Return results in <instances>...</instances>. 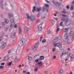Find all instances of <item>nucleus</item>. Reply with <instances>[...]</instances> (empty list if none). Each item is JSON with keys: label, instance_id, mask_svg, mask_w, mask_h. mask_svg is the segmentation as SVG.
<instances>
[{"label": "nucleus", "instance_id": "9d476101", "mask_svg": "<svg viewBox=\"0 0 74 74\" xmlns=\"http://www.w3.org/2000/svg\"><path fill=\"white\" fill-rule=\"evenodd\" d=\"M8 59H9V57L8 56H5L4 58H3V60H4V61H5L6 60H7Z\"/></svg>", "mask_w": 74, "mask_h": 74}, {"label": "nucleus", "instance_id": "dca6fc26", "mask_svg": "<svg viewBox=\"0 0 74 74\" xmlns=\"http://www.w3.org/2000/svg\"><path fill=\"white\" fill-rule=\"evenodd\" d=\"M62 13V14H66L67 12H66V9H64L63 10V11L62 12H61Z\"/></svg>", "mask_w": 74, "mask_h": 74}, {"label": "nucleus", "instance_id": "f8f14e48", "mask_svg": "<svg viewBox=\"0 0 74 74\" xmlns=\"http://www.w3.org/2000/svg\"><path fill=\"white\" fill-rule=\"evenodd\" d=\"M22 42L24 44H25V42H26V40L25 38H23L22 39V40H21Z\"/></svg>", "mask_w": 74, "mask_h": 74}, {"label": "nucleus", "instance_id": "5fc2aeb1", "mask_svg": "<svg viewBox=\"0 0 74 74\" xmlns=\"http://www.w3.org/2000/svg\"><path fill=\"white\" fill-rule=\"evenodd\" d=\"M40 22V19H38L37 21V23H39Z\"/></svg>", "mask_w": 74, "mask_h": 74}, {"label": "nucleus", "instance_id": "f257e3e1", "mask_svg": "<svg viewBox=\"0 0 74 74\" xmlns=\"http://www.w3.org/2000/svg\"><path fill=\"white\" fill-rule=\"evenodd\" d=\"M62 17L64 18L61 19V21L64 22H66L65 25L66 26H69L70 24H71V21L69 19V18H68V16L66 15L65 14H62Z\"/></svg>", "mask_w": 74, "mask_h": 74}, {"label": "nucleus", "instance_id": "2f4dec72", "mask_svg": "<svg viewBox=\"0 0 74 74\" xmlns=\"http://www.w3.org/2000/svg\"><path fill=\"white\" fill-rule=\"evenodd\" d=\"M56 38H57L58 40H60V39H61V37L59 36L57 37H56Z\"/></svg>", "mask_w": 74, "mask_h": 74}, {"label": "nucleus", "instance_id": "58836bf2", "mask_svg": "<svg viewBox=\"0 0 74 74\" xmlns=\"http://www.w3.org/2000/svg\"><path fill=\"white\" fill-rule=\"evenodd\" d=\"M64 55V53H62L60 56V58H62V56Z\"/></svg>", "mask_w": 74, "mask_h": 74}, {"label": "nucleus", "instance_id": "a19ab883", "mask_svg": "<svg viewBox=\"0 0 74 74\" xmlns=\"http://www.w3.org/2000/svg\"><path fill=\"white\" fill-rule=\"evenodd\" d=\"M8 28L7 27H6L4 29V30H5V31H7V30H8Z\"/></svg>", "mask_w": 74, "mask_h": 74}, {"label": "nucleus", "instance_id": "69168bd1", "mask_svg": "<svg viewBox=\"0 0 74 74\" xmlns=\"http://www.w3.org/2000/svg\"><path fill=\"white\" fill-rule=\"evenodd\" d=\"M26 73V71H23V73Z\"/></svg>", "mask_w": 74, "mask_h": 74}, {"label": "nucleus", "instance_id": "bf43d9fd", "mask_svg": "<svg viewBox=\"0 0 74 74\" xmlns=\"http://www.w3.org/2000/svg\"><path fill=\"white\" fill-rule=\"evenodd\" d=\"M4 4L5 6H7V3L6 2H5L4 3Z\"/></svg>", "mask_w": 74, "mask_h": 74}, {"label": "nucleus", "instance_id": "f704fd0d", "mask_svg": "<svg viewBox=\"0 0 74 74\" xmlns=\"http://www.w3.org/2000/svg\"><path fill=\"white\" fill-rule=\"evenodd\" d=\"M34 3H35V4L36 5H39V3L38 2H37V3H36L35 2V1H34Z\"/></svg>", "mask_w": 74, "mask_h": 74}, {"label": "nucleus", "instance_id": "20e7f679", "mask_svg": "<svg viewBox=\"0 0 74 74\" xmlns=\"http://www.w3.org/2000/svg\"><path fill=\"white\" fill-rule=\"evenodd\" d=\"M43 24V23H41L40 25L38 26V29L39 31H41V30H42V25Z\"/></svg>", "mask_w": 74, "mask_h": 74}, {"label": "nucleus", "instance_id": "a18cd8bd", "mask_svg": "<svg viewBox=\"0 0 74 74\" xmlns=\"http://www.w3.org/2000/svg\"><path fill=\"white\" fill-rule=\"evenodd\" d=\"M3 67H4V66H0V69H3Z\"/></svg>", "mask_w": 74, "mask_h": 74}, {"label": "nucleus", "instance_id": "6e6d98bb", "mask_svg": "<svg viewBox=\"0 0 74 74\" xmlns=\"http://www.w3.org/2000/svg\"><path fill=\"white\" fill-rule=\"evenodd\" d=\"M56 50L55 49V48H53V52H54V51Z\"/></svg>", "mask_w": 74, "mask_h": 74}, {"label": "nucleus", "instance_id": "6ab92c4d", "mask_svg": "<svg viewBox=\"0 0 74 74\" xmlns=\"http://www.w3.org/2000/svg\"><path fill=\"white\" fill-rule=\"evenodd\" d=\"M14 61L15 62H18V58H17V57H16L14 59Z\"/></svg>", "mask_w": 74, "mask_h": 74}, {"label": "nucleus", "instance_id": "9b49d317", "mask_svg": "<svg viewBox=\"0 0 74 74\" xmlns=\"http://www.w3.org/2000/svg\"><path fill=\"white\" fill-rule=\"evenodd\" d=\"M36 18L34 16H31V21H34L35 20V19Z\"/></svg>", "mask_w": 74, "mask_h": 74}, {"label": "nucleus", "instance_id": "de8ad7c7", "mask_svg": "<svg viewBox=\"0 0 74 74\" xmlns=\"http://www.w3.org/2000/svg\"><path fill=\"white\" fill-rule=\"evenodd\" d=\"M45 6L46 7H49V5L48 4H46L45 5Z\"/></svg>", "mask_w": 74, "mask_h": 74}, {"label": "nucleus", "instance_id": "ea45409f", "mask_svg": "<svg viewBox=\"0 0 74 74\" xmlns=\"http://www.w3.org/2000/svg\"><path fill=\"white\" fill-rule=\"evenodd\" d=\"M5 64V63L3 62V63H1V65L2 66H4Z\"/></svg>", "mask_w": 74, "mask_h": 74}, {"label": "nucleus", "instance_id": "603ef678", "mask_svg": "<svg viewBox=\"0 0 74 74\" xmlns=\"http://www.w3.org/2000/svg\"><path fill=\"white\" fill-rule=\"evenodd\" d=\"M17 27L18 26H17V25H16V24L14 25V28H16V27Z\"/></svg>", "mask_w": 74, "mask_h": 74}, {"label": "nucleus", "instance_id": "f3484780", "mask_svg": "<svg viewBox=\"0 0 74 74\" xmlns=\"http://www.w3.org/2000/svg\"><path fill=\"white\" fill-rule=\"evenodd\" d=\"M26 16L27 17V19H30L31 18V16H30L29 14H27L26 15Z\"/></svg>", "mask_w": 74, "mask_h": 74}, {"label": "nucleus", "instance_id": "680f3d73", "mask_svg": "<svg viewBox=\"0 0 74 74\" xmlns=\"http://www.w3.org/2000/svg\"><path fill=\"white\" fill-rule=\"evenodd\" d=\"M22 67V65H20L18 66V67Z\"/></svg>", "mask_w": 74, "mask_h": 74}, {"label": "nucleus", "instance_id": "338daca9", "mask_svg": "<svg viewBox=\"0 0 74 74\" xmlns=\"http://www.w3.org/2000/svg\"><path fill=\"white\" fill-rule=\"evenodd\" d=\"M56 58V56H54L53 57V59H55Z\"/></svg>", "mask_w": 74, "mask_h": 74}, {"label": "nucleus", "instance_id": "423d86ee", "mask_svg": "<svg viewBox=\"0 0 74 74\" xmlns=\"http://www.w3.org/2000/svg\"><path fill=\"white\" fill-rule=\"evenodd\" d=\"M64 38L65 39V41L66 42H67V41H68V35H67V34H65L64 35Z\"/></svg>", "mask_w": 74, "mask_h": 74}, {"label": "nucleus", "instance_id": "39448f33", "mask_svg": "<svg viewBox=\"0 0 74 74\" xmlns=\"http://www.w3.org/2000/svg\"><path fill=\"white\" fill-rule=\"evenodd\" d=\"M28 31H29V28H28L27 26L25 27L24 29V33H25V34L27 33Z\"/></svg>", "mask_w": 74, "mask_h": 74}, {"label": "nucleus", "instance_id": "c03bdc74", "mask_svg": "<svg viewBox=\"0 0 74 74\" xmlns=\"http://www.w3.org/2000/svg\"><path fill=\"white\" fill-rule=\"evenodd\" d=\"M35 62L36 63H37V62H38V59H36L35 60Z\"/></svg>", "mask_w": 74, "mask_h": 74}, {"label": "nucleus", "instance_id": "6e6552de", "mask_svg": "<svg viewBox=\"0 0 74 74\" xmlns=\"http://www.w3.org/2000/svg\"><path fill=\"white\" fill-rule=\"evenodd\" d=\"M6 44L5 43H4L2 45L1 47V49H4L5 47H6Z\"/></svg>", "mask_w": 74, "mask_h": 74}, {"label": "nucleus", "instance_id": "473e14b6", "mask_svg": "<svg viewBox=\"0 0 74 74\" xmlns=\"http://www.w3.org/2000/svg\"><path fill=\"white\" fill-rule=\"evenodd\" d=\"M2 25L3 26H5V23L4 22H3L2 23Z\"/></svg>", "mask_w": 74, "mask_h": 74}, {"label": "nucleus", "instance_id": "052dcab7", "mask_svg": "<svg viewBox=\"0 0 74 74\" xmlns=\"http://www.w3.org/2000/svg\"><path fill=\"white\" fill-rule=\"evenodd\" d=\"M37 55H35L33 58V59H35V58H37Z\"/></svg>", "mask_w": 74, "mask_h": 74}, {"label": "nucleus", "instance_id": "4c0bfd02", "mask_svg": "<svg viewBox=\"0 0 74 74\" xmlns=\"http://www.w3.org/2000/svg\"><path fill=\"white\" fill-rule=\"evenodd\" d=\"M60 30V29H59V27H58L57 28V30L56 31L57 33H58V32Z\"/></svg>", "mask_w": 74, "mask_h": 74}, {"label": "nucleus", "instance_id": "7ed1b4c3", "mask_svg": "<svg viewBox=\"0 0 74 74\" xmlns=\"http://www.w3.org/2000/svg\"><path fill=\"white\" fill-rule=\"evenodd\" d=\"M53 46L54 47H56L57 46L59 48H62V44L60 43H54Z\"/></svg>", "mask_w": 74, "mask_h": 74}, {"label": "nucleus", "instance_id": "c756f323", "mask_svg": "<svg viewBox=\"0 0 74 74\" xmlns=\"http://www.w3.org/2000/svg\"><path fill=\"white\" fill-rule=\"evenodd\" d=\"M63 23L62 22V21H61L59 24L60 26H63V25H62V24H63Z\"/></svg>", "mask_w": 74, "mask_h": 74}, {"label": "nucleus", "instance_id": "2eb2a0df", "mask_svg": "<svg viewBox=\"0 0 74 74\" xmlns=\"http://www.w3.org/2000/svg\"><path fill=\"white\" fill-rule=\"evenodd\" d=\"M36 8L35 6H34L33 7V9L32 10V11L33 13H34L35 11H36Z\"/></svg>", "mask_w": 74, "mask_h": 74}, {"label": "nucleus", "instance_id": "bb28decb", "mask_svg": "<svg viewBox=\"0 0 74 74\" xmlns=\"http://www.w3.org/2000/svg\"><path fill=\"white\" fill-rule=\"evenodd\" d=\"M28 60H31L32 59V56H29L28 57Z\"/></svg>", "mask_w": 74, "mask_h": 74}, {"label": "nucleus", "instance_id": "412c9836", "mask_svg": "<svg viewBox=\"0 0 74 74\" xmlns=\"http://www.w3.org/2000/svg\"><path fill=\"white\" fill-rule=\"evenodd\" d=\"M19 34H21V27H19Z\"/></svg>", "mask_w": 74, "mask_h": 74}, {"label": "nucleus", "instance_id": "a878e982", "mask_svg": "<svg viewBox=\"0 0 74 74\" xmlns=\"http://www.w3.org/2000/svg\"><path fill=\"white\" fill-rule=\"evenodd\" d=\"M0 6L2 8V10H3V9H4V7H3V6H4V5H3V4H1L0 5Z\"/></svg>", "mask_w": 74, "mask_h": 74}, {"label": "nucleus", "instance_id": "09e8293b", "mask_svg": "<svg viewBox=\"0 0 74 74\" xmlns=\"http://www.w3.org/2000/svg\"><path fill=\"white\" fill-rule=\"evenodd\" d=\"M50 32H51L50 31H49V30L47 32V34H50Z\"/></svg>", "mask_w": 74, "mask_h": 74}, {"label": "nucleus", "instance_id": "b1692460", "mask_svg": "<svg viewBox=\"0 0 74 74\" xmlns=\"http://www.w3.org/2000/svg\"><path fill=\"white\" fill-rule=\"evenodd\" d=\"M68 30H69V28H65L64 32H65V33H66Z\"/></svg>", "mask_w": 74, "mask_h": 74}, {"label": "nucleus", "instance_id": "0eeeda50", "mask_svg": "<svg viewBox=\"0 0 74 74\" xmlns=\"http://www.w3.org/2000/svg\"><path fill=\"white\" fill-rule=\"evenodd\" d=\"M69 56L70 57L71 60L73 61L74 60V58H73V54L72 53H70L69 55Z\"/></svg>", "mask_w": 74, "mask_h": 74}, {"label": "nucleus", "instance_id": "4d7b16f0", "mask_svg": "<svg viewBox=\"0 0 74 74\" xmlns=\"http://www.w3.org/2000/svg\"><path fill=\"white\" fill-rule=\"evenodd\" d=\"M11 50H10L8 51V54L10 53H11Z\"/></svg>", "mask_w": 74, "mask_h": 74}, {"label": "nucleus", "instance_id": "1a4fd4ad", "mask_svg": "<svg viewBox=\"0 0 74 74\" xmlns=\"http://www.w3.org/2000/svg\"><path fill=\"white\" fill-rule=\"evenodd\" d=\"M24 44V43L23 42H22L20 41V42L19 43L18 46H19V47H21L22 46H23Z\"/></svg>", "mask_w": 74, "mask_h": 74}, {"label": "nucleus", "instance_id": "e433bc0d", "mask_svg": "<svg viewBox=\"0 0 74 74\" xmlns=\"http://www.w3.org/2000/svg\"><path fill=\"white\" fill-rule=\"evenodd\" d=\"M8 15H9V16H10V17H13V15L12 14H9Z\"/></svg>", "mask_w": 74, "mask_h": 74}, {"label": "nucleus", "instance_id": "ddd939ff", "mask_svg": "<svg viewBox=\"0 0 74 74\" xmlns=\"http://www.w3.org/2000/svg\"><path fill=\"white\" fill-rule=\"evenodd\" d=\"M63 72V69H61L59 72L58 73V74H62Z\"/></svg>", "mask_w": 74, "mask_h": 74}, {"label": "nucleus", "instance_id": "72a5a7b5", "mask_svg": "<svg viewBox=\"0 0 74 74\" xmlns=\"http://www.w3.org/2000/svg\"><path fill=\"white\" fill-rule=\"evenodd\" d=\"M45 42H46V40L45 39H43L42 41V42L43 43H44Z\"/></svg>", "mask_w": 74, "mask_h": 74}, {"label": "nucleus", "instance_id": "c9c22d12", "mask_svg": "<svg viewBox=\"0 0 74 74\" xmlns=\"http://www.w3.org/2000/svg\"><path fill=\"white\" fill-rule=\"evenodd\" d=\"M38 70V68L36 67L34 68V71H37Z\"/></svg>", "mask_w": 74, "mask_h": 74}, {"label": "nucleus", "instance_id": "393cba45", "mask_svg": "<svg viewBox=\"0 0 74 74\" xmlns=\"http://www.w3.org/2000/svg\"><path fill=\"white\" fill-rule=\"evenodd\" d=\"M74 34V32L73 31H70V35L71 36H73Z\"/></svg>", "mask_w": 74, "mask_h": 74}, {"label": "nucleus", "instance_id": "f03ea898", "mask_svg": "<svg viewBox=\"0 0 74 74\" xmlns=\"http://www.w3.org/2000/svg\"><path fill=\"white\" fill-rule=\"evenodd\" d=\"M38 42L36 43H35L33 46L32 47V50L33 51H36V50H37V48H38Z\"/></svg>", "mask_w": 74, "mask_h": 74}, {"label": "nucleus", "instance_id": "cd10ccee", "mask_svg": "<svg viewBox=\"0 0 74 74\" xmlns=\"http://www.w3.org/2000/svg\"><path fill=\"white\" fill-rule=\"evenodd\" d=\"M37 10L36 11L37 12H39V11H41V8H37Z\"/></svg>", "mask_w": 74, "mask_h": 74}, {"label": "nucleus", "instance_id": "5701e85b", "mask_svg": "<svg viewBox=\"0 0 74 74\" xmlns=\"http://www.w3.org/2000/svg\"><path fill=\"white\" fill-rule=\"evenodd\" d=\"M40 59L41 60H44V56H41L40 57Z\"/></svg>", "mask_w": 74, "mask_h": 74}, {"label": "nucleus", "instance_id": "49530a36", "mask_svg": "<svg viewBox=\"0 0 74 74\" xmlns=\"http://www.w3.org/2000/svg\"><path fill=\"white\" fill-rule=\"evenodd\" d=\"M3 0H1L0 1V3H1V4H3L2 3H3Z\"/></svg>", "mask_w": 74, "mask_h": 74}, {"label": "nucleus", "instance_id": "13d9d810", "mask_svg": "<svg viewBox=\"0 0 74 74\" xmlns=\"http://www.w3.org/2000/svg\"><path fill=\"white\" fill-rule=\"evenodd\" d=\"M38 64H42V62H39L38 63Z\"/></svg>", "mask_w": 74, "mask_h": 74}, {"label": "nucleus", "instance_id": "7c9ffc66", "mask_svg": "<svg viewBox=\"0 0 74 74\" xmlns=\"http://www.w3.org/2000/svg\"><path fill=\"white\" fill-rule=\"evenodd\" d=\"M12 63V61H11L8 64V66H10L11 65V64Z\"/></svg>", "mask_w": 74, "mask_h": 74}, {"label": "nucleus", "instance_id": "37998d69", "mask_svg": "<svg viewBox=\"0 0 74 74\" xmlns=\"http://www.w3.org/2000/svg\"><path fill=\"white\" fill-rule=\"evenodd\" d=\"M57 4H58V6H60L61 5V3H57Z\"/></svg>", "mask_w": 74, "mask_h": 74}, {"label": "nucleus", "instance_id": "8fccbe9b", "mask_svg": "<svg viewBox=\"0 0 74 74\" xmlns=\"http://www.w3.org/2000/svg\"><path fill=\"white\" fill-rule=\"evenodd\" d=\"M40 16V13H38V14L36 15V16H37L38 17Z\"/></svg>", "mask_w": 74, "mask_h": 74}, {"label": "nucleus", "instance_id": "774afa93", "mask_svg": "<svg viewBox=\"0 0 74 74\" xmlns=\"http://www.w3.org/2000/svg\"><path fill=\"white\" fill-rule=\"evenodd\" d=\"M27 74H30V72H28L26 73Z\"/></svg>", "mask_w": 74, "mask_h": 74}, {"label": "nucleus", "instance_id": "e2e57ef3", "mask_svg": "<svg viewBox=\"0 0 74 74\" xmlns=\"http://www.w3.org/2000/svg\"><path fill=\"white\" fill-rule=\"evenodd\" d=\"M71 4H74V1L72 2V3H71Z\"/></svg>", "mask_w": 74, "mask_h": 74}, {"label": "nucleus", "instance_id": "4be33fe9", "mask_svg": "<svg viewBox=\"0 0 74 74\" xmlns=\"http://www.w3.org/2000/svg\"><path fill=\"white\" fill-rule=\"evenodd\" d=\"M10 21L11 23V24H12V23H15V22H14V18L11 19L10 20Z\"/></svg>", "mask_w": 74, "mask_h": 74}, {"label": "nucleus", "instance_id": "79ce46f5", "mask_svg": "<svg viewBox=\"0 0 74 74\" xmlns=\"http://www.w3.org/2000/svg\"><path fill=\"white\" fill-rule=\"evenodd\" d=\"M66 8L68 10H69V9L70 8V6H69V5L67 6L66 7Z\"/></svg>", "mask_w": 74, "mask_h": 74}, {"label": "nucleus", "instance_id": "aec40b11", "mask_svg": "<svg viewBox=\"0 0 74 74\" xmlns=\"http://www.w3.org/2000/svg\"><path fill=\"white\" fill-rule=\"evenodd\" d=\"M15 25V23H13L11 24V25H10V27L11 28H13L14 27V25Z\"/></svg>", "mask_w": 74, "mask_h": 74}, {"label": "nucleus", "instance_id": "a211bd4d", "mask_svg": "<svg viewBox=\"0 0 74 74\" xmlns=\"http://www.w3.org/2000/svg\"><path fill=\"white\" fill-rule=\"evenodd\" d=\"M4 21L6 23H8L9 22V21L8 20L7 18H5L4 19Z\"/></svg>", "mask_w": 74, "mask_h": 74}, {"label": "nucleus", "instance_id": "4468645a", "mask_svg": "<svg viewBox=\"0 0 74 74\" xmlns=\"http://www.w3.org/2000/svg\"><path fill=\"white\" fill-rule=\"evenodd\" d=\"M58 38H57L56 37L54 38L53 39V41L54 42H57V41H58Z\"/></svg>", "mask_w": 74, "mask_h": 74}, {"label": "nucleus", "instance_id": "0e129e2a", "mask_svg": "<svg viewBox=\"0 0 74 74\" xmlns=\"http://www.w3.org/2000/svg\"><path fill=\"white\" fill-rule=\"evenodd\" d=\"M72 14H73V16H72V17H73L74 16V12L72 13Z\"/></svg>", "mask_w": 74, "mask_h": 74}, {"label": "nucleus", "instance_id": "864d4df0", "mask_svg": "<svg viewBox=\"0 0 74 74\" xmlns=\"http://www.w3.org/2000/svg\"><path fill=\"white\" fill-rule=\"evenodd\" d=\"M73 9L74 8H73V6H71L70 8L71 10H73Z\"/></svg>", "mask_w": 74, "mask_h": 74}, {"label": "nucleus", "instance_id": "c85d7f7f", "mask_svg": "<svg viewBox=\"0 0 74 74\" xmlns=\"http://www.w3.org/2000/svg\"><path fill=\"white\" fill-rule=\"evenodd\" d=\"M15 35L14 34L12 35L11 36V38H15Z\"/></svg>", "mask_w": 74, "mask_h": 74}, {"label": "nucleus", "instance_id": "3c124183", "mask_svg": "<svg viewBox=\"0 0 74 74\" xmlns=\"http://www.w3.org/2000/svg\"><path fill=\"white\" fill-rule=\"evenodd\" d=\"M42 38H43V37H42V36L40 38V42H41V40H42Z\"/></svg>", "mask_w": 74, "mask_h": 74}]
</instances>
